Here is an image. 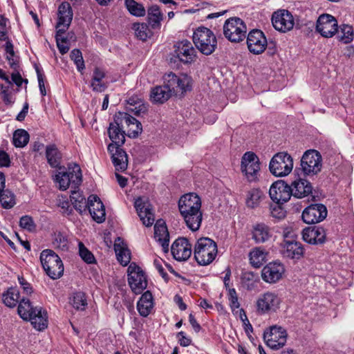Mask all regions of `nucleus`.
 <instances>
[{"label":"nucleus","instance_id":"1","mask_svg":"<svg viewBox=\"0 0 354 354\" xmlns=\"http://www.w3.org/2000/svg\"><path fill=\"white\" fill-rule=\"evenodd\" d=\"M178 209L187 227L193 232L197 231L203 219L200 197L194 193L183 195L178 201Z\"/></svg>","mask_w":354,"mask_h":354},{"label":"nucleus","instance_id":"2","mask_svg":"<svg viewBox=\"0 0 354 354\" xmlns=\"http://www.w3.org/2000/svg\"><path fill=\"white\" fill-rule=\"evenodd\" d=\"M19 315L24 320H29L33 327L38 330H43L48 326L47 313L42 311L41 307H34L28 299L23 298L17 308Z\"/></svg>","mask_w":354,"mask_h":354},{"label":"nucleus","instance_id":"3","mask_svg":"<svg viewBox=\"0 0 354 354\" xmlns=\"http://www.w3.org/2000/svg\"><path fill=\"white\" fill-rule=\"evenodd\" d=\"M217 252L216 242L208 237H202L198 239L194 249V258L201 266H207L211 263L214 260Z\"/></svg>","mask_w":354,"mask_h":354},{"label":"nucleus","instance_id":"4","mask_svg":"<svg viewBox=\"0 0 354 354\" xmlns=\"http://www.w3.org/2000/svg\"><path fill=\"white\" fill-rule=\"evenodd\" d=\"M193 42L197 49L205 55L213 53L217 46L216 37L214 32L205 27L198 28L193 34Z\"/></svg>","mask_w":354,"mask_h":354},{"label":"nucleus","instance_id":"5","mask_svg":"<svg viewBox=\"0 0 354 354\" xmlns=\"http://www.w3.org/2000/svg\"><path fill=\"white\" fill-rule=\"evenodd\" d=\"M40 261L46 274L53 279L60 278L64 273V265L60 257L51 250H43Z\"/></svg>","mask_w":354,"mask_h":354},{"label":"nucleus","instance_id":"6","mask_svg":"<svg viewBox=\"0 0 354 354\" xmlns=\"http://www.w3.org/2000/svg\"><path fill=\"white\" fill-rule=\"evenodd\" d=\"M293 169V159L287 152L276 153L269 164L270 173L277 177L288 176Z\"/></svg>","mask_w":354,"mask_h":354},{"label":"nucleus","instance_id":"7","mask_svg":"<svg viewBox=\"0 0 354 354\" xmlns=\"http://www.w3.org/2000/svg\"><path fill=\"white\" fill-rule=\"evenodd\" d=\"M247 27L242 19L232 17L226 20L223 26L225 37L232 42H239L245 37Z\"/></svg>","mask_w":354,"mask_h":354},{"label":"nucleus","instance_id":"8","mask_svg":"<svg viewBox=\"0 0 354 354\" xmlns=\"http://www.w3.org/2000/svg\"><path fill=\"white\" fill-rule=\"evenodd\" d=\"M165 83L170 88L173 95H183L192 89V77L185 74L178 76L170 73L165 76Z\"/></svg>","mask_w":354,"mask_h":354},{"label":"nucleus","instance_id":"9","mask_svg":"<svg viewBox=\"0 0 354 354\" xmlns=\"http://www.w3.org/2000/svg\"><path fill=\"white\" fill-rule=\"evenodd\" d=\"M301 167L306 176H314L320 172L322 158L319 152L314 149L306 151L301 159Z\"/></svg>","mask_w":354,"mask_h":354},{"label":"nucleus","instance_id":"10","mask_svg":"<svg viewBox=\"0 0 354 354\" xmlns=\"http://www.w3.org/2000/svg\"><path fill=\"white\" fill-rule=\"evenodd\" d=\"M260 170L259 160L253 152L248 151L241 159V171L249 181H254L257 178Z\"/></svg>","mask_w":354,"mask_h":354},{"label":"nucleus","instance_id":"11","mask_svg":"<svg viewBox=\"0 0 354 354\" xmlns=\"http://www.w3.org/2000/svg\"><path fill=\"white\" fill-rule=\"evenodd\" d=\"M128 281L133 292L140 294L147 286V281L143 271L136 264L128 268Z\"/></svg>","mask_w":354,"mask_h":354},{"label":"nucleus","instance_id":"12","mask_svg":"<svg viewBox=\"0 0 354 354\" xmlns=\"http://www.w3.org/2000/svg\"><path fill=\"white\" fill-rule=\"evenodd\" d=\"M263 339L270 348L274 350L279 349L283 347L287 339V333L285 329L281 326H271L268 332H265Z\"/></svg>","mask_w":354,"mask_h":354},{"label":"nucleus","instance_id":"13","mask_svg":"<svg viewBox=\"0 0 354 354\" xmlns=\"http://www.w3.org/2000/svg\"><path fill=\"white\" fill-rule=\"evenodd\" d=\"M338 25L336 19L329 15H321L316 22V30L322 37L326 38L332 37L337 32Z\"/></svg>","mask_w":354,"mask_h":354},{"label":"nucleus","instance_id":"14","mask_svg":"<svg viewBox=\"0 0 354 354\" xmlns=\"http://www.w3.org/2000/svg\"><path fill=\"white\" fill-rule=\"evenodd\" d=\"M291 193L290 185L283 180L274 182L269 190L271 200L278 204H283L288 202L291 197Z\"/></svg>","mask_w":354,"mask_h":354},{"label":"nucleus","instance_id":"15","mask_svg":"<svg viewBox=\"0 0 354 354\" xmlns=\"http://www.w3.org/2000/svg\"><path fill=\"white\" fill-rule=\"evenodd\" d=\"M268 42L264 33L258 29L251 30L247 37L248 50L254 55L262 53L267 46Z\"/></svg>","mask_w":354,"mask_h":354},{"label":"nucleus","instance_id":"16","mask_svg":"<svg viewBox=\"0 0 354 354\" xmlns=\"http://www.w3.org/2000/svg\"><path fill=\"white\" fill-rule=\"evenodd\" d=\"M272 23L277 30L282 32L292 30L295 24L293 16L286 10L274 12L272 17Z\"/></svg>","mask_w":354,"mask_h":354},{"label":"nucleus","instance_id":"17","mask_svg":"<svg viewBox=\"0 0 354 354\" xmlns=\"http://www.w3.org/2000/svg\"><path fill=\"white\" fill-rule=\"evenodd\" d=\"M327 216V209L322 204H313L304 209L301 218L307 224H314L323 221Z\"/></svg>","mask_w":354,"mask_h":354},{"label":"nucleus","instance_id":"18","mask_svg":"<svg viewBox=\"0 0 354 354\" xmlns=\"http://www.w3.org/2000/svg\"><path fill=\"white\" fill-rule=\"evenodd\" d=\"M134 207L144 225L151 226L155 221L151 205L146 198H138L135 201Z\"/></svg>","mask_w":354,"mask_h":354},{"label":"nucleus","instance_id":"19","mask_svg":"<svg viewBox=\"0 0 354 354\" xmlns=\"http://www.w3.org/2000/svg\"><path fill=\"white\" fill-rule=\"evenodd\" d=\"M115 120L122 122L123 126H127V136L130 138H136L142 131V124L127 113H117L115 115Z\"/></svg>","mask_w":354,"mask_h":354},{"label":"nucleus","instance_id":"20","mask_svg":"<svg viewBox=\"0 0 354 354\" xmlns=\"http://www.w3.org/2000/svg\"><path fill=\"white\" fill-rule=\"evenodd\" d=\"M174 258L179 261H186L192 254V245L187 239L181 237L177 239L171 248Z\"/></svg>","mask_w":354,"mask_h":354},{"label":"nucleus","instance_id":"21","mask_svg":"<svg viewBox=\"0 0 354 354\" xmlns=\"http://www.w3.org/2000/svg\"><path fill=\"white\" fill-rule=\"evenodd\" d=\"M280 303L278 296L274 292H267L261 295L257 301V308L260 313L275 310Z\"/></svg>","mask_w":354,"mask_h":354},{"label":"nucleus","instance_id":"22","mask_svg":"<svg viewBox=\"0 0 354 354\" xmlns=\"http://www.w3.org/2000/svg\"><path fill=\"white\" fill-rule=\"evenodd\" d=\"M73 10L68 2L62 3L58 8V22L56 30L58 32H65L69 28L73 19Z\"/></svg>","mask_w":354,"mask_h":354},{"label":"nucleus","instance_id":"23","mask_svg":"<svg viewBox=\"0 0 354 354\" xmlns=\"http://www.w3.org/2000/svg\"><path fill=\"white\" fill-rule=\"evenodd\" d=\"M285 268L279 262H272L266 265L262 270V279L267 283H276L282 278Z\"/></svg>","mask_w":354,"mask_h":354},{"label":"nucleus","instance_id":"24","mask_svg":"<svg viewBox=\"0 0 354 354\" xmlns=\"http://www.w3.org/2000/svg\"><path fill=\"white\" fill-rule=\"evenodd\" d=\"M281 254L286 258L294 260L300 259L304 254L302 244L295 240H284L281 244Z\"/></svg>","mask_w":354,"mask_h":354},{"label":"nucleus","instance_id":"25","mask_svg":"<svg viewBox=\"0 0 354 354\" xmlns=\"http://www.w3.org/2000/svg\"><path fill=\"white\" fill-rule=\"evenodd\" d=\"M87 207L93 218L98 223L105 220V209L100 198L95 195H91L88 198Z\"/></svg>","mask_w":354,"mask_h":354},{"label":"nucleus","instance_id":"26","mask_svg":"<svg viewBox=\"0 0 354 354\" xmlns=\"http://www.w3.org/2000/svg\"><path fill=\"white\" fill-rule=\"evenodd\" d=\"M302 238L310 244H322L326 241V232L323 227L318 226L306 227L302 231Z\"/></svg>","mask_w":354,"mask_h":354},{"label":"nucleus","instance_id":"27","mask_svg":"<svg viewBox=\"0 0 354 354\" xmlns=\"http://www.w3.org/2000/svg\"><path fill=\"white\" fill-rule=\"evenodd\" d=\"M176 47L175 53L180 62L187 64L194 60L196 50L189 41L183 40L178 42Z\"/></svg>","mask_w":354,"mask_h":354},{"label":"nucleus","instance_id":"28","mask_svg":"<svg viewBox=\"0 0 354 354\" xmlns=\"http://www.w3.org/2000/svg\"><path fill=\"white\" fill-rule=\"evenodd\" d=\"M108 151L111 154L113 164L118 171H124L127 168L128 160L126 152L115 145L109 144Z\"/></svg>","mask_w":354,"mask_h":354},{"label":"nucleus","instance_id":"29","mask_svg":"<svg viewBox=\"0 0 354 354\" xmlns=\"http://www.w3.org/2000/svg\"><path fill=\"white\" fill-rule=\"evenodd\" d=\"M291 189V196L297 198H302L312 193L313 187L311 183L307 180L297 178L290 185Z\"/></svg>","mask_w":354,"mask_h":354},{"label":"nucleus","instance_id":"30","mask_svg":"<svg viewBox=\"0 0 354 354\" xmlns=\"http://www.w3.org/2000/svg\"><path fill=\"white\" fill-rule=\"evenodd\" d=\"M123 125L120 122L115 121L109 124L108 134L113 142L112 144L116 147L122 146L125 142V132L123 131Z\"/></svg>","mask_w":354,"mask_h":354},{"label":"nucleus","instance_id":"31","mask_svg":"<svg viewBox=\"0 0 354 354\" xmlns=\"http://www.w3.org/2000/svg\"><path fill=\"white\" fill-rule=\"evenodd\" d=\"M154 238L162 245L163 250H169V235L165 223L157 221L154 226Z\"/></svg>","mask_w":354,"mask_h":354},{"label":"nucleus","instance_id":"32","mask_svg":"<svg viewBox=\"0 0 354 354\" xmlns=\"http://www.w3.org/2000/svg\"><path fill=\"white\" fill-rule=\"evenodd\" d=\"M114 250L118 261L124 266H127L131 261V252L121 238L115 239Z\"/></svg>","mask_w":354,"mask_h":354},{"label":"nucleus","instance_id":"33","mask_svg":"<svg viewBox=\"0 0 354 354\" xmlns=\"http://www.w3.org/2000/svg\"><path fill=\"white\" fill-rule=\"evenodd\" d=\"M173 94L167 84L154 87L150 94L151 100L153 103L162 104L167 101Z\"/></svg>","mask_w":354,"mask_h":354},{"label":"nucleus","instance_id":"34","mask_svg":"<svg viewBox=\"0 0 354 354\" xmlns=\"http://www.w3.org/2000/svg\"><path fill=\"white\" fill-rule=\"evenodd\" d=\"M153 306V296L149 291H146L137 304V309L140 315L142 317H147L149 315Z\"/></svg>","mask_w":354,"mask_h":354},{"label":"nucleus","instance_id":"35","mask_svg":"<svg viewBox=\"0 0 354 354\" xmlns=\"http://www.w3.org/2000/svg\"><path fill=\"white\" fill-rule=\"evenodd\" d=\"M46 157L48 163L53 168L60 167L62 154L55 145H49L46 147Z\"/></svg>","mask_w":354,"mask_h":354},{"label":"nucleus","instance_id":"36","mask_svg":"<svg viewBox=\"0 0 354 354\" xmlns=\"http://www.w3.org/2000/svg\"><path fill=\"white\" fill-rule=\"evenodd\" d=\"M271 237V232L269 227L264 223H259L254 226L252 230V238L256 243H264Z\"/></svg>","mask_w":354,"mask_h":354},{"label":"nucleus","instance_id":"37","mask_svg":"<svg viewBox=\"0 0 354 354\" xmlns=\"http://www.w3.org/2000/svg\"><path fill=\"white\" fill-rule=\"evenodd\" d=\"M105 77V72L99 67H95L93 71L91 87L93 91L103 92L107 87V85L102 81Z\"/></svg>","mask_w":354,"mask_h":354},{"label":"nucleus","instance_id":"38","mask_svg":"<svg viewBox=\"0 0 354 354\" xmlns=\"http://www.w3.org/2000/svg\"><path fill=\"white\" fill-rule=\"evenodd\" d=\"M259 281V277L257 274L253 272L246 271L242 273L241 277V283L243 288L247 290H252L257 286Z\"/></svg>","mask_w":354,"mask_h":354},{"label":"nucleus","instance_id":"39","mask_svg":"<svg viewBox=\"0 0 354 354\" xmlns=\"http://www.w3.org/2000/svg\"><path fill=\"white\" fill-rule=\"evenodd\" d=\"M162 15L158 6L153 5L148 9V21L153 28H159Z\"/></svg>","mask_w":354,"mask_h":354},{"label":"nucleus","instance_id":"40","mask_svg":"<svg viewBox=\"0 0 354 354\" xmlns=\"http://www.w3.org/2000/svg\"><path fill=\"white\" fill-rule=\"evenodd\" d=\"M19 292L14 288H10L3 294V301L6 306L13 308L19 302Z\"/></svg>","mask_w":354,"mask_h":354},{"label":"nucleus","instance_id":"41","mask_svg":"<svg viewBox=\"0 0 354 354\" xmlns=\"http://www.w3.org/2000/svg\"><path fill=\"white\" fill-rule=\"evenodd\" d=\"M267 253L259 248L254 249L250 253V263L255 268L261 267L266 260Z\"/></svg>","mask_w":354,"mask_h":354},{"label":"nucleus","instance_id":"42","mask_svg":"<svg viewBox=\"0 0 354 354\" xmlns=\"http://www.w3.org/2000/svg\"><path fill=\"white\" fill-rule=\"evenodd\" d=\"M70 200L74 208L80 213L86 210L87 207L86 199L79 192H73L70 196Z\"/></svg>","mask_w":354,"mask_h":354},{"label":"nucleus","instance_id":"43","mask_svg":"<svg viewBox=\"0 0 354 354\" xmlns=\"http://www.w3.org/2000/svg\"><path fill=\"white\" fill-rule=\"evenodd\" d=\"M124 4L130 14L133 16L143 17L146 14V10L142 4L134 0H124Z\"/></svg>","mask_w":354,"mask_h":354},{"label":"nucleus","instance_id":"44","mask_svg":"<svg viewBox=\"0 0 354 354\" xmlns=\"http://www.w3.org/2000/svg\"><path fill=\"white\" fill-rule=\"evenodd\" d=\"M340 30L338 32L339 41L344 44L351 43L354 39V31L351 26L342 24L339 27Z\"/></svg>","mask_w":354,"mask_h":354},{"label":"nucleus","instance_id":"45","mask_svg":"<svg viewBox=\"0 0 354 354\" xmlns=\"http://www.w3.org/2000/svg\"><path fill=\"white\" fill-rule=\"evenodd\" d=\"M70 304L78 310H84L87 306L86 296L82 292H77L70 298Z\"/></svg>","mask_w":354,"mask_h":354},{"label":"nucleus","instance_id":"46","mask_svg":"<svg viewBox=\"0 0 354 354\" xmlns=\"http://www.w3.org/2000/svg\"><path fill=\"white\" fill-rule=\"evenodd\" d=\"M29 141V134L24 129H17L13 134V144L16 147H24Z\"/></svg>","mask_w":354,"mask_h":354},{"label":"nucleus","instance_id":"47","mask_svg":"<svg viewBox=\"0 0 354 354\" xmlns=\"http://www.w3.org/2000/svg\"><path fill=\"white\" fill-rule=\"evenodd\" d=\"M133 28L135 30V35L137 38L142 41H146L152 35L151 31L146 24H134Z\"/></svg>","mask_w":354,"mask_h":354},{"label":"nucleus","instance_id":"48","mask_svg":"<svg viewBox=\"0 0 354 354\" xmlns=\"http://www.w3.org/2000/svg\"><path fill=\"white\" fill-rule=\"evenodd\" d=\"M261 196L262 192L260 190L256 189L250 190L247 196V206L251 208L257 207L259 205Z\"/></svg>","mask_w":354,"mask_h":354},{"label":"nucleus","instance_id":"49","mask_svg":"<svg viewBox=\"0 0 354 354\" xmlns=\"http://www.w3.org/2000/svg\"><path fill=\"white\" fill-rule=\"evenodd\" d=\"M0 203L3 207L10 209L15 204L14 194L8 189H5L0 194Z\"/></svg>","mask_w":354,"mask_h":354},{"label":"nucleus","instance_id":"50","mask_svg":"<svg viewBox=\"0 0 354 354\" xmlns=\"http://www.w3.org/2000/svg\"><path fill=\"white\" fill-rule=\"evenodd\" d=\"M68 172L70 174L69 180L71 183L79 185L82 182L81 169L78 165H69Z\"/></svg>","mask_w":354,"mask_h":354},{"label":"nucleus","instance_id":"51","mask_svg":"<svg viewBox=\"0 0 354 354\" xmlns=\"http://www.w3.org/2000/svg\"><path fill=\"white\" fill-rule=\"evenodd\" d=\"M70 57L76 65L77 71L82 73L85 65L81 51L79 49H73L71 52Z\"/></svg>","mask_w":354,"mask_h":354},{"label":"nucleus","instance_id":"52","mask_svg":"<svg viewBox=\"0 0 354 354\" xmlns=\"http://www.w3.org/2000/svg\"><path fill=\"white\" fill-rule=\"evenodd\" d=\"M70 174L67 171L58 172L55 176V180L59 185V189L66 190L68 188L71 182L69 180Z\"/></svg>","mask_w":354,"mask_h":354},{"label":"nucleus","instance_id":"53","mask_svg":"<svg viewBox=\"0 0 354 354\" xmlns=\"http://www.w3.org/2000/svg\"><path fill=\"white\" fill-rule=\"evenodd\" d=\"M79 254L81 258L87 263H93L95 262V259L93 254L84 246V245L80 242Z\"/></svg>","mask_w":354,"mask_h":354},{"label":"nucleus","instance_id":"54","mask_svg":"<svg viewBox=\"0 0 354 354\" xmlns=\"http://www.w3.org/2000/svg\"><path fill=\"white\" fill-rule=\"evenodd\" d=\"M283 204L275 203L270 205V210L272 217L277 219H282L285 218L286 215V211L281 206Z\"/></svg>","mask_w":354,"mask_h":354},{"label":"nucleus","instance_id":"55","mask_svg":"<svg viewBox=\"0 0 354 354\" xmlns=\"http://www.w3.org/2000/svg\"><path fill=\"white\" fill-rule=\"evenodd\" d=\"M53 245L56 248H59L63 251L68 250L67 239L61 233L56 234L53 241Z\"/></svg>","mask_w":354,"mask_h":354},{"label":"nucleus","instance_id":"56","mask_svg":"<svg viewBox=\"0 0 354 354\" xmlns=\"http://www.w3.org/2000/svg\"><path fill=\"white\" fill-rule=\"evenodd\" d=\"M228 299L230 301V306L232 311L238 309L240 307L239 302L238 296L234 288H228Z\"/></svg>","mask_w":354,"mask_h":354},{"label":"nucleus","instance_id":"57","mask_svg":"<svg viewBox=\"0 0 354 354\" xmlns=\"http://www.w3.org/2000/svg\"><path fill=\"white\" fill-rule=\"evenodd\" d=\"M19 225L21 227L27 230L29 232H32L35 230V224L29 216H24L20 218Z\"/></svg>","mask_w":354,"mask_h":354},{"label":"nucleus","instance_id":"58","mask_svg":"<svg viewBox=\"0 0 354 354\" xmlns=\"http://www.w3.org/2000/svg\"><path fill=\"white\" fill-rule=\"evenodd\" d=\"M1 95L0 96L1 97L3 101L6 104H11L13 103V97L12 95V92L9 91V87H1Z\"/></svg>","mask_w":354,"mask_h":354},{"label":"nucleus","instance_id":"59","mask_svg":"<svg viewBox=\"0 0 354 354\" xmlns=\"http://www.w3.org/2000/svg\"><path fill=\"white\" fill-rule=\"evenodd\" d=\"M64 33V32H58V30H57L56 35H55V40H56V43H57V46L59 49V53L62 55L66 54L69 50V47L67 45H66V43L59 42L60 36H61V35H63Z\"/></svg>","mask_w":354,"mask_h":354},{"label":"nucleus","instance_id":"60","mask_svg":"<svg viewBox=\"0 0 354 354\" xmlns=\"http://www.w3.org/2000/svg\"><path fill=\"white\" fill-rule=\"evenodd\" d=\"M6 50L7 53L9 54L10 56L7 57V59L9 60L10 64L11 67L15 68L16 66V64L13 61V59L11 58V57L14 56V50H13V46L12 43L8 39L6 44Z\"/></svg>","mask_w":354,"mask_h":354},{"label":"nucleus","instance_id":"61","mask_svg":"<svg viewBox=\"0 0 354 354\" xmlns=\"http://www.w3.org/2000/svg\"><path fill=\"white\" fill-rule=\"evenodd\" d=\"M18 281L24 290V293L27 295H30L32 293V288L31 285L23 277L19 276Z\"/></svg>","mask_w":354,"mask_h":354},{"label":"nucleus","instance_id":"62","mask_svg":"<svg viewBox=\"0 0 354 354\" xmlns=\"http://www.w3.org/2000/svg\"><path fill=\"white\" fill-rule=\"evenodd\" d=\"M177 337H178L179 344L182 346H188L192 343L191 339L186 337L185 333L183 331L179 332Z\"/></svg>","mask_w":354,"mask_h":354},{"label":"nucleus","instance_id":"63","mask_svg":"<svg viewBox=\"0 0 354 354\" xmlns=\"http://www.w3.org/2000/svg\"><path fill=\"white\" fill-rule=\"evenodd\" d=\"M162 259H155L153 261V265L156 267V268L158 270L159 273L161 274L162 278H164L165 280H167V274L165 272V270L162 266Z\"/></svg>","mask_w":354,"mask_h":354},{"label":"nucleus","instance_id":"64","mask_svg":"<svg viewBox=\"0 0 354 354\" xmlns=\"http://www.w3.org/2000/svg\"><path fill=\"white\" fill-rule=\"evenodd\" d=\"M0 40H8L6 31V21L3 19L0 20Z\"/></svg>","mask_w":354,"mask_h":354}]
</instances>
